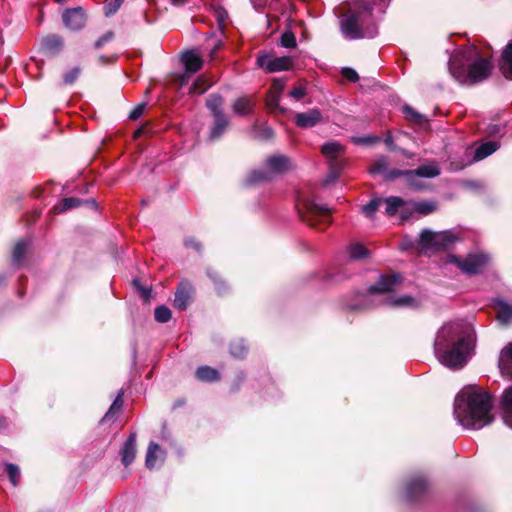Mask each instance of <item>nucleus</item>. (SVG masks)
I'll use <instances>...</instances> for the list:
<instances>
[{
	"instance_id": "c9c22d12",
	"label": "nucleus",
	"mask_w": 512,
	"mask_h": 512,
	"mask_svg": "<svg viewBox=\"0 0 512 512\" xmlns=\"http://www.w3.org/2000/svg\"><path fill=\"white\" fill-rule=\"evenodd\" d=\"M403 113L405 114V117L407 120L421 124L425 121V117L421 114H419L417 111H415L412 107L405 105L403 107Z\"/></svg>"
},
{
	"instance_id": "8fccbe9b",
	"label": "nucleus",
	"mask_w": 512,
	"mask_h": 512,
	"mask_svg": "<svg viewBox=\"0 0 512 512\" xmlns=\"http://www.w3.org/2000/svg\"><path fill=\"white\" fill-rule=\"evenodd\" d=\"M342 75L351 82H356L359 79L357 72L352 68H343Z\"/></svg>"
},
{
	"instance_id": "603ef678",
	"label": "nucleus",
	"mask_w": 512,
	"mask_h": 512,
	"mask_svg": "<svg viewBox=\"0 0 512 512\" xmlns=\"http://www.w3.org/2000/svg\"><path fill=\"white\" fill-rule=\"evenodd\" d=\"M114 37V33L112 31L106 32L102 37H100L95 42V48H101L105 43L111 41Z\"/></svg>"
},
{
	"instance_id": "bf43d9fd",
	"label": "nucleus",
	"mask_w": 512,
	"mask_h": 512,
	"mask_svg": "<svg viewBox=\"0 0 512 512\" xmlns=\"http://www.w3.org/2000/svg\"><path fill=\"white\" fill-rule=\"evenodd\" d=\"M378 140H379L378 137H369V138L358 139L357 142L368 144V143H373Z\"/></svg>"
},
{
	"instance_id": "f03ea898",
	"label": "nucleus",
	"mask_w": 512,
	"mask_h": 512,
	"mask_svg": "<svg viewBox=\"0 0 512 512\" xmlns=\"http://www.w3.org/2000/svg\"><path fill=\"white\" fill-rule=\"evenodd\" d=\"M491 409L490 395L480 388L469 386L456 396L454 416L463 427L478 430L492 422Z\"/></svg>"
},
{
	"instance_id": "4be33fe9",
	"label": "nucleus",
	"mask_w": 512,
	"mask_h": 512,
	"mask_svg": "<svg viewBox=\"0 0 512 512\" xmlns=\"http://www.w3.org/2000/svg\"><path fill=\"white\" fill-rule=\"evenodd\" d=\"M501 405L503 408L504 422L507 426L512 428V386L503 392Z\"/></svg>"
},
{
	"instance_id": "3c124183",
	"label": "nucleus",
	"mask_w": 512,
	"mask_h": 512,
	"mask_svg": "<svg viewBox=\"0 0 512 512\" xmlns=\"http://www.w3.org/2000/svg\"><path fill=\"white\" fill-rule=\"evenodd\" d=\"M146 105L144 103H141L137 105L129 114V119L131 120H137L142 114L144 113Z\"/></svg>"
},
{
	"instance_id": "dca6fc26",
	"label": "nucleus",
	"mask_w": 512,
	"mask_h": 512,
	"mask_svg": "<svg viewBox=\"0 0 512 512\" xmlns=\"http://www.w3.org/2000/svg\"><path fill=\"white\" fill-rule=\"evenodd\" d=\"M499 368L502 375L512 379V342L501 351Z\"/></svg>"
},
{
	"instance_id": "a19ab883",
	"label": "nucleus",
	"mask_w": 512,
	"mask_h": 512,
	"mask_svg": "<svg viewBox=\"0 0 512 512\" xmlns=\"http://www.w3.org/2000/svg\"><path fill=\"white\" fill-rule=\"evenodd\" d=\"M381 204L380 199H372L369 203L362 207V212L369 218L373 217Z\"/></svg>"
},
{
	"instance_id": "b1692460",
	"label": "nucleus",
	"mask_w": 512,
	"mask_h": 512,
	"mask_svg": "<svg viewBox=\"0 0 512 512\" xmlns=\"http://www.w3.org/2000/svg\"><path fill=\"white\" fill-rule=\"evenodd\" d=\"M43 49L51 54H56L63 47V39L58 35H48L42 40Z\"/></svg>"
},
{
	"instance_id": "4c0bfd02",
	"label": "nucleus",
	"mask_w": 512,
	"mask_h": 512,
	"mask_svg": "<svg viewBox=\"0 0 512 512\" xmlns=\"http://www.w3.org/2000/svg\"><path fill=\"white\" fill-rule=\"evenodd\" d=\"M349 255L353 259H362L368 257L369 252L363 245L353 244L349 248Z\"/></svg>"
},
{
	"instance_id": "58836bf2",
	"label": "nucleus",
	"mask_w": 512,
	"mask_h": 512,
	"mask_svg": "<svg viewBox=\"0 0 512 512\" xmlns=\"http://www.w3.org/2000/svg\"><path fill=\"white\" fill-rule=\"evenodd\" d=\"M27 242L22 240V241H19L15 247H14V250H13V260L15 263L19 264L25 253H26V249H27Z\"/></svg>"
},
{
	"instance_id": "a878e982",
	"label": "nucleus",
	"mask_w": 512,
	"mask_h": 512,
	"mask_svg": "<svg viewBox=\"0 0 512 512\" xmlns=\"http://www.w3.org/2000/svg\"><path fill=\"white\" fill-rule=\"evenodd\" d=\"M427 482H409L406 492L407 498L411 501L416 500L423 495L427 490Z\"/></svg>"
},
{
	"instance_id": "20e7f679",
	"label": "nucleus",
	"mask_w": 512,
	"mask_h": 512,
	"mask_svg": "<svg viewBox=\"0 0 512 512\" xmlns=\"http://www.w3.org/2000/svg\"><path fill=\"white\" fill-rule=\"evenodd\" d=\"M340 31L349 40L375 37L378 29L373 19L372 5L366 0L348 3L347 11L340 21Z\"/></svg>"
},
{
	"instance_id": "f257e3e1",
	"label": "nucleus",
	"mask_w": 512,
	"mask_h": 512,
	"mask_svg": "<svg viewBox=\"0 0 512 512\" xmlns=\"http://www.w3.org/2000/svg\"><path fill=\"white\" fill-rule=\"evenodd\" d=\"M471 350V327L467 322H447L437 332L434 353L444 366L451 369L462 368L467 363Z\"/></svg>"
},
{
	"instance_id": "c756f323",
	"label": "nucleus",
	"mask_w": 512,
	"mask_h": 512,
	"mask_svg": "<svg viewBox=\"0 0 512 512\" xmlns=\"http://www.w3.org/2000/svg\"><path fill=\"white\" fill-rule=\"evenodd\" d=\"M497 319L506 325L512 321V305L503 301L498 302Z\"/></svg>"
},
{
	"instance_id": "680f3d73",
	"label": "nucleus",
	"mask_w": 512,
	"mask_h": 512,
	"mask_svg": "<svg viewBox=\"0 0 512 512\" xmlns=\"http://www.w3.org/2000/svg\"><path fill=\"white\" fill-rule=\"evenodd\" d=\"M400 151H401L405 156H407V157H411V155H410V154H408L405 150L401 149Z\"/></svg>"
},
{
	"instance_id": "f704fd0d",
	"label": "nucleus",
	"mask_w": 512,
	"mask_h": 512,
	"mask_svg": "<svg viewBox=\"0 0 512 512\" xmlns=\"http://www.w3.org/2000/svg\"><path fill=\"white\" fill-rule=\"evenodd\" d=\"M212 82L207 79L205 76H199L191 87V91L198 94H203L206 92L209 87H211Z\"/></svg>"
},
{
	"instance_id": "864d4df0",
	"label": "nucleus",
	"mask_w": 512,
	"mask_h": 512,
	"mask_svg": "<svg viewBox=\"0 0 512 512\" xmlns=\"http://www.w3.org/2000/svg\"><path fill=\"white\" fill-rule=\"evenodd\" d=\"M134 285L137 287L141 297L144 299V300H149L150 296H151V291L149 288L147 287H144V286H141L140 285V282L138 280H134Z\"/></svg>"
},
{
	"instance_id": "2eb2a0df",
	"label": "nucleus",
	"mask_w": 512,
	"mask_h": 512,
	"mask_svg": "<svg viewBox=\"0 0 512 512\" xmlns=\"http://www.w3.org/2000/svg\"><path fill=\"white\" fill-rule=\"evenodd\" d=\"M121 461L125 466L130 465L136 456V434L131 433L120 450Z\"/></svg>"
},
{
	"instance_id": "a211bd4d",
	"label": "nucleus",
	"mask_w": 512,
	"mask_h": 512,
	"mask_svg": "<svg viewBox=\"0 0 512 512\" xmlns=\"http://www.w3.org/2000/svg\"><path fill=\"white\" fill-rule=\"evenodd\" d=\"M413 170H391L388 174L387 179L393 180L398 177H403L405 179L406 184L416 190H420L423 188V183L420 180V177H410L409 173H412Z\"/></svg>"
},
{
	"instance_id": "e2e57ef3",
	"label": "nucleus",
	"mask_w": 512,
	"mask_h": 512,
	"mask_svg": "<svg viewBox=\"0 0 512 512\" xmlns=\"http://www.w3.org/2000/svg\"><path fill=\"white\" fill-rule=\"evenodd\" d=\"M351 309L352 310H356V309H359V307L358 306H352Z\"/></svg>"
},
{
	"instance_id": "9b49d317",
	"label": "nucleus",
	"mask_w": 512,
	"mask_h": 512,
	"mask_svg": "<svg viewBox=\"0 0 512 512\" xmlns=\"http://www.w3.org/2000/svg\"><path fill=\"white\" fill-rule=\"evenodd\" d=\"M62 19L64 25L72 30H79L86 23V15L80 7L65 10Z\"/></svg>"
},
{
	"instance_id": "72a5a7b5",
	"label": "nucleus",
	"mask_w": 512,
	"mask_h": 512,
	"mask_svg": "<svg viewBox=\"0 0 512 512\" xmlns=\"http://www.w3.org/2000/svg\"><path fill=\"white\" fill-rule=\"evenodd\" d=\"M369 172L371 174H386V177L391 172H388V160L386 157L378 158L373 165L370 167Z\"/></svg>"
},
{
	"instance_id": "0e129e2a",
	"label": "nucleus",
	"mask_w": 512,
	"mask_h": 512,
	"mask_svg": "<svg viewBox=\"0 0 512 512\" xmlns=\"http://www.w3.org/2000/svg\"><path fill=\"white\" fill-rule=\"evenodd\" d=\"M11 484H12V486H13V487H15V486H16V484H17V482H16V481H13V482H11Z\"/></svg>"
},
{
	"instance_id": "ea45409f",
	"label": "nucleus",
	"mask_w": 512,
	"mask_h": 512,
	"mask_svg": "<svg viewBox=\"0 0 512 512\" xmlns=\"http://www.w3.org/2000/svg\"><path fill=\"white\" fill-rule=\"evenodd\" d=\"M82 204V201L75 197H69L62 200L61 207L57 206L56 209L59 212L66 211L68 209H72L78 207Z\"/></svg>"
},
{
	"instance_id": "6ab92c4d",
	"label": "nucleus",
	"mask_w": 512,
	"mask_h": 512,
	"mask_svg": "<svg viewBox=\"0 0 512 512\" xmlns=\"http://www.w3.org/2000/svg\"><path fill=\"white\" fill-rule=\"evenodd\" d=\"M182 61L185 69L189 73H196L202 67L203 61L195 51H187L182 55Z\"/></svg>"
},
{
	"instance_id": "49530a36",
	"label": "nucleus",
	"mask_w": 512,
	"mask_h": 512,
	"mask_svg": "<svg viewBox=\"0 0 512 512\" xmlns=\"http://www.w3.org/2000/svg\"><path fill=\"white\" fill-rule=\"evenodd\" d=\"M281 44L286 48H293L296 46V38L293 33L285 32L281 36Z\"/></svg>"
},
{
	"instance_id": "4468645a",
	"label": "nucleus",
	"mask_w": 512,
	"mask_h": 512,
	"mask_svg": "<svg viewBox=\"0 0 512 512\" xmlns=\"http://www.w3.org/2000/svg\"><path fill=\"white\" fill-rule=\"evenodd\" d=\"M164 458L165 451L157 443L151 442L146 453V467L154 469L163 463Z\"/></svg>"
},
{
	"instance_id": "cd10ccee",
	"label": "nucleus",
	"mask_w": 512,
	"mask_h": 512,
	"mask_svg": "<svg viewBox=\"0 0 512 512\" xmlns=\"http://www.w3.org/2000/svg\"><path fill=\"white\" fill-rule=\"evenodd\" d=\"M196 377L200 381L213 382L219 379V372L209 366H201L196 371Z\"/></svg>"
},
{
	"instance_id": "f8f14e48",
	"label": "nucleus",
	"mask_w": 512,
	"mask_h": 512,
	"mask_svg": "<svg viewBox=\"0 0 512 512\" xmlns=\"http://www.w3.org/2000/svg\"><path fill=\"white\" fill-rule=\"evenodd\" d=\"M322 121V113L319 109H311L307 112L296 113L294 116L295 124L303 129L316 126Z\"/></svg>"
},
{
	"instance_id": "a18cd8bd",
	"label": "nucleus",
	"mask_w": 512,
	"mask_h": 512,
	"mask_svg": "<svg viewBox=\"0 0 512 512\" xmlns=\"http://www.w3.org/2000/svg\"><path fill=\"white\" fill-rule=\"evenodd\" d=\"M281 94L269 90L266 97V104L270 109H276L279 105Z\"/></svg>"
},
{
	"instance_id": "412c9836",
	"label": "nucleus",
	"mask_w": 512,
	"mask_h": 512,
	"mask_svg": "<svg viewBox=\"0 0 512 512\" xmlns=\"http://www.w3.org/2000/svg\"><path fill=\"white\" fill-rule=\"evenodd\" d=\"M440 174L439 166L436 162H429L419 166L417 169L409 173L410 177L434 178Z\"/></svg>"
},
{
	"instance_id": "0eeeda50",
	"label": "nucleus",
	"mask_w": 512,
	"mask_h": 512,
	"mask_svg": "<svg viewBox=\"0 0 512 512\" xmlns=\"http://www.w3.org/2000/svg\"><path fill=\"white\" fill-rule=\"evenodd\" d=\"M290 168V160L283 155L270 156L266 159L265 170H255L249 175L247 182L254 184L261 181H269L272 175L282 173Z\"/></svg>"
},
{
	"instance_id": "6e6d98bb",
	"label": "nucleus",
	"mask_w": 512,
	"mask_h": 512,
	"mask_svg": "<svg viewBox=\"0 0 512 512\" xmlns=\"http://www.w3.org/2000/svg\"><path fill=\"white\" fill-rule=\"evenodd\" d=\"M285 87V81L282 80V79H275L271 85V88L270 90L275 92V93H279L281 94L283 89Z\"/></svg>"
},
{
	"instance_id": "e433bc0d",
	"label": "nucleus",
	"mask_w": 512,
	"mask_h": 512,
	"mask_svg": "<svg viewBox=\"0 0 512 512\" xmlns=\"http://www.w3.org/2000/svg\"><path fill=\"white\" fill-rule=\"evenodd\" d=\"M171 311L168 307L161 305L155 309L154 317L159 323H166L171 319Z\"/></svg>"
},
{
	"instance_id": "5fc2aeb1",
	"label": "nucleus",
	"mask_w": 512,
	"mask_h": 512,
	"mask_svg": "<svg viewBox=\"0 0 512 512\" xmlns=\"http://www.w3.org/2000/svg\"><path fill=\"white\" fill-rule=\"evenodd\" d=\"M306 95V89L303 86L295 87L291 92L290 96L296 100L302 99Z\"/></svg>"
},
{
	"instance_id": "f3484780",
	"label": "nucleus",
	"mask_w": 512,
	"mask_h": 512,
	"mask_svg": "<svg viewBox=\"0 0 512 512\" xmlns=\"http://www.w3.org/2000/svg\"><path fill=\"white\" fill-rule=\"evenodd\" d=\"M499 67L504 77L512 80V40L503 49Z\"/></svg>"
},
{
	"instance_id": "7ed1b4c3",
	"label": "nucleus",
	"mask_w": 512,
	"mask_h": 512,
	"mask_svg": "<svg viewBox=\"0 0 512 512\" xmlns=\"http://www.w3.org/2000/svg\"><path fill=\"white\" fill-rule=\"evenodd\" d=\"M493 64L488 57L480 55L474 45L458 49L449 60V71L460 84L472 85L487 79Z\"/></svg>"
},
{
	"instance_id": "09e8293b",
	"label": "nucleus",
	"mask_w": 512,
	"mask_h": 512,
	"mask_svg": "<svg viewBox=\"0 0 512 512\" xmlns=\"http://www.w3.org/2000/svg\"><path fill=\"white\" fill-rule=\"evenodd\" d=\"M230 350H231V354L235 357H242L247 351L243 342H238V343L232 344Z\"/></svg>"
},
{
	"instance_id": "bb28decb",
	"label": "nucleus",
	"mask_w": 512,
	"mask_h": 512,
	"mask_svg": "<svg viewBox=\"0 0 512 512\" xmlns=\"http://www.w3.org/2000/svg\"><path fill=\"white\" fill-rule=\"evenodd\" d=\"M498 148L499 145L495 141L483 143L476 149L474 159L477 161L482 160L494 153Z\"/></svg>"
},
{
	"instance_id": "13d9d810",
	"label": "nucleus",
	"mask_w": 512,
	"mask_h": 512,
	"mask_svg": "<svg viewBox=\"0 0 512 512\" xmlns=\"http://www.w3.org/2000/svg\"><path fill=\"white\" fill-rule=\"evenodd\" d=\"M385 144L387 145L388 148L395 149L393 137L389 132L386 135Z\"/></svg>"
},
{
	"instance_id": "473e14b6",
	"label": "nucleus",
	"mask_w": 512,
	"mask_h": 512,
	"mask_svg": "<svg viewBox=\"0 0 512 512\" xmlns=\"http://www.w3.org/2000/svg\"><path fill=\"white\" fill-rule=\"evenodd\" d=\"M207 107L211 110L213 116L222 115L223 98L219 94H213L207 99Z\"/></svg>"
},
{
	"instance_id": "393cba45",
	"label": "nucleus",
	"mask_w": 512,
	"mask_h": 512,
	"mask_svg": "<svg viewBox=\"0 0 512 512\" xmlns=\"http://www.w3.org/2000/svg\"><path fill=\"white\" fill-rule=\"evenodd\" d=\"M408 210H413L421 215H428L436 210V204L431 201L409 202Z\"/></svg>"
},
{
	"instance_id": "4d7b16f0",
	"label": "nucleus",
	"mask_w": 512,
	"mask_h": 512,
	"mask_svg": "<svg viewBox=\"0 0 512 512\" xmlns=\"http://www.w3.org/2000/svg\"><path fill=\"white\" fill-rule=\"evenodd\" d=\"M185 246L186 247H193L195 248L196 250H199L200 249V244L198 242H196L194 239L192 238H189V239H186L185 240Z\"/></svg>"
},
{
	"instance_id": "aec40b11",
	"label": "nucleus",
	"mask_w": 512,
	"mask_h": 512,
	"mask_svg": "<svg viewBox=\"0 0 512 512\" xmlns=\"http://www.w3.org/2000/svg\"><path fill=\"white\" fill-rule=\"evenodd\" d=\"M192 296V288L187 285H181L176 293L174 299V307L179 310H185Z\"/></svg>"
},
{
	"instance_id": "ddd939ff",
	"label": "nucleus",
	"mask_w": 512,
	"mask_h": 512,
	"mask_svg": "<svg viewBox=\"0 0 512 512\" xmlns=\"http://www.w3.org/2000/svg\"><path fill=\"white\" fill-rule=\"evenodd\" d=\"M400 282L401 277L396 274L381 276L379 282L369 288V294L391 292Z\"/></svg>"
},
{
	"instance_id": "2f4dec72",
	"label": "nucleus",
	"mask_w": 512,
	"mask_h": 512,
	"mask_svg": "<svg viewBox=\"0 0 512 512\" xmlns=\"http://www.w3.org/2000/svg\"><path fill=\"white\" fill-rule=\"evenodd\" d=\"M389 304L393 307L415 308L419 305V302L415 298L405 295L389 299Z\"/></svg>"
},
{
	"instance_id": "79ce46f5",
	"label": "nucleus",
	"mask_w": 512,
	"mask_h": 512,
	"mask_svg": "<svg viewBox=\"0 0 512 512\" xmlns=\"http://www.w3.org/2000/svg\"><path fill=\"white\" fill-rule=\"evenodd\" d=\"M122 392L118 394L114 402L112 403L110 409L105 414L103 420L110 419L113 417L114 411H120L123 406Z\"/></svg>"
},
{
	"instance_id": "423d86ee",
	"label": "nucleus",
	"mask_w": 512,
	"mask_h": 512,
	"mask_svg": "<svg viewBox=\"0 0 512 512\" xmlns=\"http://www.w3.org/2000/svg\"><path fill=\"white\" fill-rule=\"evenodd\" d=\"M321 152L329 164V174L324 180V184L329 185L338 178L343 169L344 161L341 156L344 153V147L338 142L330 141L322 146Z\"/></svg>"
},
{
	"instance_id": "37998d69",
	"label": "nucleus",
	"mask_w": 512,
	"mask_h": 512,
	"mask_svg": "<svg viewBox=\"0 0 512 512\" xmlns=\"http://www.w3.org/2000/svg\"><path fill=\"white\" fill-rule=\"evenodd\" d=\"M123 0H106L105 1V14L107 16L114 14L121 6Z\"/></svg>"
},
{
	"instance_id": "39448f33",
	"label": "nucleus",
	"mask_w": 512,
	"mask_h": 512,
	"mask_svg": "<svg viewBox=\"0 0 512 512\" xmlns=\"http://www.w3.org/2000/svg\"><path fill=\"white\" fill-rule=\"evenodd\" d=\"M297 209L300 217L309 226L317 227L330 223L331 211L326 206H320L313 199L299 196Z\"/></svg>"
},
{
	"instance_id": "338daca9",
	"label": "nucleus",
	"mask_w": 512,
	"mask_h": 512,
	"mask_svg": "<svg viewBox=\"0 0 512 512\" xmlns=\"http://www.w3.org/2000/svg\"><path fill=\"white\" fill-rule=\"evenodd\" d=\"M58 3H62L64 2L65 0H56Z\"/></svg>"
},
{
	"instance_id": "1a4fd4ad",
	"label": "nucleus",
	"mask_w": 512,
	"mask_h": 512,
	"mask_svg": "<svg viewBox=\"0 0 512 512\" xmlns=\"http://www.w3.org/2000/svg\"><path fill=\"white\" fill-rule=\"evenodd\" d=\"M488 260V256L484 254H469L465 258L450 255L446 262L456 265L463 273L471 275L480 273Z\"/></svg>"
},
{
	"instance_id": "7c9ffc66",
	"label": "nucleus",
	"mask_w": 512,
	"mask_h": 512,
	"mask_svg": "<svg viewBox=\"0 0 512 512\" xmlns=\"http://www.w3.org/2000/svg\"><path fill=\"white\" fill-rule=\"evenodd\" d=\"M386 202V213L388 215H394L400 208L408 210V203H405L400 197H389L385 200Z\"/></svg>"
},
{
	"instance_id": "6e6552de",
	"label": "nucleus",
	"mask_w": 512,
	"mask_h": 512,
	"mask_svg": "<svg viewBox=\"0 0 512 512\" xmlns=\"http://www.w3.org/2000/svg\"><path fill=\"white\" fill-rule=\"evenodd\" d=\"M456 240V235L451 231L433 232L424 230L420 235V245L422 248L437 251L447 249Z\"/></svg>"
},
{
	"instance_id": "c03bdc74",
	"label": "nucleus",
	"mask_w": 512,
	"mask_h": 512,
	"mask_svg": "<svg viewBox=\"0 0 512 512\" xmlns=\"http://www.w3.org/2000/svg\"><path fill=\"white\" fill-rule=\"evenodd\" d=\"M80 72H81V70L79 67H74L70 71L66 72L63 76L64 83L67 85L73 84L76 81V79L79 77Z\"/></svg>"
},
{
	"instance_id": "9d476101",
	"label": "nucleus",
	"mask_w": 512,
	"mask_h": 512,
	"mask_svg": "<svg viewBox=\"0 0 512 512\" xmlns=\"http://www.w3.org/2000/svg\"><path fill=\"white\" fill-rule=\"evenodd\" d=\"M257 64L260 68L272 73L290 70L293 67L294 61L290 56L273 57L272 55L264 54L257 58Z\"/></svg>"
},
{
	"instance_id": "de8ad7c7",
	"label": "nucleus",
	"mask_w": 512,
	"mask_h": 512,
	"mask_svg": "<svg viewBox=\"0 0 512 512\" xmlns=\"http://www.w3.org/2000/svg\"><path fill=\"white\" fill-rule=\"evenodd\" d=\"M6 472L9 480H16L20 477V469L17 465L8 463L6 464Z\"/></svg>"
},
{
	"instance_id": "052dcab7",
	"label": "nucleus",
	"mask_w": 512,
	"mask_h": 512,
	"mask_svg": "<svg viewBox=\"0 0 512 512\" xmlns=\"http://www.w3.org/2000/svg\"><path fill=\"white\" fill-rule=\"evenodd\" d=\"M87 204H90L92 207H96V202L94 199H91V200H87L86 201Z\"/></svg>"
},
{
	"instance_id": "69168bd1",
	"label": "nucleus",
	"mask_w": 512,
	"mask_h": 512,
	"mask_svg": "<svg viewBox=\"0 0 512 512\" xmlns=\"http://www.w3.org/2000/svg\"><path fill=\"white\" fill-rule=\"evenodd\" d=\"M267 132H268L269 136L272 135L271 129H268Z\"/></svg>"
},
{
	"instance_id": "c85d7f7f",
	"label": "nucleus",
	"mask_w": 512,
	"mask_h": 512,
	"mask_svg": "<svg viewBox=\"0 0 512 512\" xmlns=\"http://www.w3.org/2000/svg\"><path fill=\"white\" fill-rule=\"evenodd\" d=\"M228 126V120L224 114L214 116V126L210 131V138L216 139L222 135L226 127Z\"/></svg>"
},
{
	"instance_id": "5701e85b",
	"label": "nucleus",
	"mask_w": 512,
	"mask_h": 512,
	"mask_svg": "<svg viewBox=\"0 0 512 512\" xmlns=\"http://www.w3.org/2000/svg\"><path fill=\"white\" fill-rule=\"evenodd\" d=\"M254 105L252 97L243 96L233 103L232 109L235 114L245 116L252 112Z\"/></svg>"
}]
</instances>
